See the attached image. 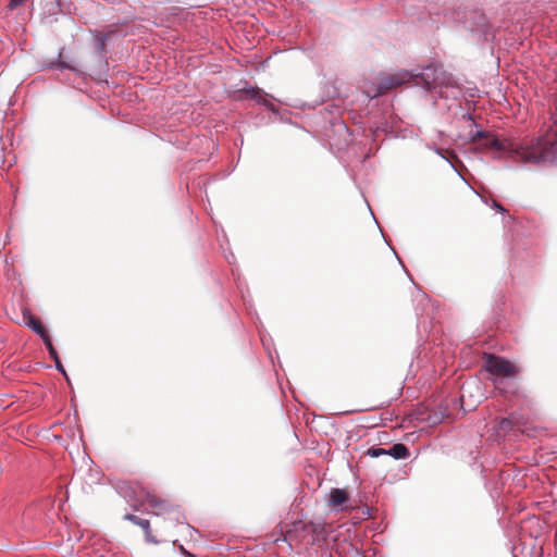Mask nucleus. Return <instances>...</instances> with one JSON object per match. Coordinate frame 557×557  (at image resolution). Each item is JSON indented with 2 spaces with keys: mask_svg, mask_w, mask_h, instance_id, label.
I'll return each mask as SVG.
<instances>
[{
  "mask_svg": "<svg viewBox=\"0 0 557 557\" xmlns=\"http://www.w3.org/2000/svg\"><path fill=\"white\" fill-rule=\"evenodd\" d=\"M420 78L423 82L426 91H435L440 96H444L443 88L453 87L450 78H447L442 71L433 66H426L420 74Z\"/></svg>",
  "mask_w": 557,
  "mask_h": 557,
  "instance_id": "39448f33",
  "label": "nucleus"
},
{
  "mask_svg": "<svg viewBox=\"0 0 557 557\" xmlns=\"http://www.w3.org/2000/svg\"><path fill=\"white\" fill-rule=\"evenodd\" d=\"M55 69H69V70H73V67L71 65H69L67 63L65 62H58L57 64L53 65Z\"/></svg>",
  "mask_w": 557,
  "mask_h": 557,
  "instance_id": "aec40b11",
  "label": "nucleus"
},
{
  "mask_svg": "<svg viewBox=\"0 0 557 557\" xmlns=\"http://www.w3.org/2000/svg\"><path fill=\"white\" fill-rule=\"evenodd\" d=\"M387 455L396 460H400L409 456V449L406 445L398 443L387 449Z\"/></svg>",
  "mask_w": 557,
  "mask_h": 557,
  "instance_id": "1a4fd4ad",
  "label": "nucleus"
},
{
  "mask_svg": "<svg viewBox=\"0 0 557 557\" xmlns=\"http://www.w3.org/2000/svg\"><path fill=\"white\" fill-rule=\"evenodd\" d=\"M487 134H488L487 132H484L482 129H476L475 132H471L470 133V141L476 143L478 140H484Z\"/></svg>",
  "mask_w": 557,
  "mask_h": 557,
  "instance_id": "2eb2a0df",
  "label": "nucleus"
},
{
  "mask_svg": "<svg viewBox=\"0 0 557 557\" xmlns=\"http://www.w3.org/2000/svg\"><path fill=\"white\" fill-rule=\"evenodd\" d=\"M42 342L45 343V345H46V347H47V349H48V351H49L50 357H51L53 360H54V359H57V358H59L58 352H57V350H55V348H54V346H53V344H52L51 337L44 338V341H42Z\"/></svg>",
  "mask_w": 557,
  "mask_h": 557,
  "instance_id": "dca6fc26",
  "label": "nucleus"
},
{
  "mask_svg": "<svg viewBox=\"0 0 557 557\" xmlns=\"http://www.w3.org/2000/svg\"><path fill=\"white\" fill-rule=\"evenodd\" d=\"M249 92L251 94V98L255 99L258 103L263 104L269 110L275 112L274 104L271 101H269L267 97L261 94L260 90L250 89Z\"/></svg>",
  "mask_w": 557,
  "mask_h": 557,
  "instance_id": "9d476101",
  "label": "nucleus"
},
{
  "mask_svg": "<svg viewBox=\"0 0 557 557\" xmlns=\"http://www.w3.org/2000/svg\"><path fill=\"white\" fill-rule=\"evenodd\" d=\"M23 2H24V0H10V3H9L8 8L10 10H14L18 5H21Z\"/></svg>",
  "mask_w": 557,
  "mask_h": 557,
  "instance_id": "6ab92c4d",
  "label": "nucleus"
},
{
  "mask_svg": "<svg viewBox=\"0 0 557 557\" xmlns=\"http://www.w3.org/2000/svg\"><path fill=\"white\" fill-rule=\"evenodd\" d=\"M24 318L26 320V325L33 332H35L37 335H39L42 341H44V338L50 337V335L48 334L47 330L45 329V326L41 324V322L37 318H35L29 312H26L24 314Z\"/></svg>",
  "mask_w": 557,
  "mask_h": 557,
  "instance_id": "6e6552de",
  "label": "nucleus"
},
{
  "mask_svg": "<svg viewBox=\"0 0 557 557\" xmlns=\"http://www.w3.org/2000/svg\"><path fill=\"white\" fill-rule=\"evenodd\" d=\"M54 364H55V369H57L58 371H60V372L64 375V377L66 379L67 383H70V379H69V376H67V373H66V371H65V369H64V367H63V364L61 363V361H60V359H59V358L54 359Z\"/></svg>",
  "mask_w": 557,
  "mask_h": 557,
  "instance_id": "f3484780",
  "label": "nucleus"
},
{
  "mask_svg": "<svg viewBox=\"0 0 557 557\" xmlns=\"http://www.w3.org/2000/svg\"><path fill=\"white\" fill-rule=\"evenodd\" d=\"M412 78V74L408 71H397L392 74L383 75L379 77L377 79V86L373 89H367L364 90V94L370 98H376L386 91L400 86L405 83L410 82Z\"/></svg>",
  "mask_w": 557,
  "mask_h": 557,
  "instance_id": "7ed1b4c3",
  "label": "nucleus"
},
{
  "mask_svg": "<svg viewBox=\"0 0 557 557\" xmlns=\"http://www.w3.org/2000/svg\"><path fill=\"white\" fill-rule=\"evenodd\" d=\"M124 519L139 525L141 529H148V524H150L149 520L139 518L133 513H126Z\"/></svg>",
  "mask_w": 557,
  "mask_h": 557,
  "instance_id": "f8f14e48",
  "label": "nucleus"
},
{
  "mask_svg": "<svg viewBox=\"0 0 557 557\" xmlns=\"http://www.w3.org/2000/svg\"><path fill=\"white\" fill-rule=\"evenodd\" d=\"M465 28L471 32H480L484 36L490 35L487 18L479 10L463 12V20L460 21Z\"/></svg>",
  "mask_w": 557,
  "mask_h": 557,
  "instance_id": "423d86ee",
  "label": "nucleus"
},
{
  "mask_svg": "<svg viewBox=\"0 0 557 557\" xmlns=\"http://www.w3.org/2000/svg\"><path fill=\"white\" fill-rule=\"evenodd\" d=\"M429 149L433 150L436 154H438L441 158H443L447 163H449V165L458 173V175L462 177V175L458 172V170L456 169V166L454 165V163L451 162V160L446 157L443 152V149L438 148V147H430L429 146Z\"/></svg>",
  "mask_w": 557,
  "mask_h": 557,
  "instance_id": "4468645a",
  "label": "nucleus"
},
{
  "mask_svg": "<svg viewBox=\"0 0 557 557\" xmlns=\"http://www.w3.org/2000/svg\"><path fill=\"white\" fill-rule=\"evenodd\" d=\"M145 532V537L147 542L157 544L158 541L151 535L150 524H148V529H143Z\"/></svg>",
  "mask_w": 557,
  "mask_h": 557,
  "instance_id": "a211bd4d",
  "label": "nucleus"
},
{
  "mask_svg": "<svg viewBox=\"0 0 557 557\" xmlns=\"http://www.w3.org/2000/svg\"><path fill=\"white\" fill-rule=\"evenodd\" d=\"M493 207L500 212H505V209L503 208V206L500 203H498L497 201H493Z\"/></svg>",
  "mask_w": 557,
  "mask_h": 557,
  "instance_id": "412c9836",
  "label": "nucleus"
},
{
  "mask_svg": "<svg viewBox=\"0 0 557 557\" xmlns=\"http://www.w3.org/2000/svg\"><path fill=\"white\" fill-rule=\"evenodd\" d=\"M349 494L344 488H332L329 494L327 505L334 510H343L344 505L348 502Z\"/></svg>",
  "mask_w": 557,
  "mask_h": 557,
  "instance_id": "0eeeda50",
  "label": "nucleus"
},
{
  "mask_svg": "<svg viewBox=\"0 0 557 557\" xmlns=\"http://www.w3.org/2000/svg\"><path fill=\"white\" fill-rule=\"evenodd\" d=\"M367 455L372 458H379L381 456L387 455V449L377 446H372L367 450Z\"/></svg>",
  "mask_w": 557,
  "mask_h": 557,
  "instance_id": "ddd939ff",
  "label": "nucleus"
},
{
  "mask_svg": "<svg viewBox=\"0 0 557 557\" xmlns=\"http://www.w3.org/2000/svg\"><path fill=\"white\" fill-rule=\"evenodd\" d=\"M507 424H509V421L507 419H504L503 422H502V425L505 426Z\"/></svg>",
  "mask_w": 557,
  "mask_h": 557,
  "instance_id": "4be33fe9",
  "label": "nucleus"
},
{
  "mask_svg": "<svg viewBox=\"0 0 557 557\" xmlns=\"http://www.w3.org/2000/svg\"><path fill=\"white\" fill-rule=\"evenodd\" d=\"M181 549L184 554H186L187 552L184 549V546H181Z\"/></svg>",
  "mask_w": 557,
  "mask_h": 557,
  "instance_id": "5701e85b",
  "label": "nucleus"
},
{
  "mask_svg": "<svg viewBox=\"0 0 557 557\" xmlns=\"http://www.w3.org/2000/svg\"><path fill=\"white\" fill-rule=\"evenodd\" d=\"M485 369L487 372L495 376L494 385L497 388L500 387L503 379L511 377L518 373V368L513 363L503 357L494 355L486 356Z\"/></svg>",
  "mask_w": 557,
  "mask_h": 557,
  "instance_id": "f03ea898",
  "label": "nucleus"
},
{
  "mask_svg": "<svg viewBox=\"0 0 557 557\" xmlns=\"http://www.w3.org/2000/svg\"><path fill=\"white\" fill-rule=\"evenodd\" d=\"M472 386H475L478 391H480V383L478 380L466 382L461 386V395L460 398L462 401H465L466 397H472L471 388Z\"/></svg>",
  "mask_w": 557,
  "mask_h": 557,
  "instance_id": "9b49d317",
  "label": "nucleus"
},
{
  "mask_svg": "<svg viewBox=\"0 0 557 557\" xmlns=\"http://www.w3.org/2000/svg\"><path fill=\"white\" fill-rule=\"evenodd\" d=\"M482 147L516 163H557V134L554 133H547L536 138H499L488 133Z\"/></svg>",
  "mask_w": 557,
  "mask_h": 557,
  "instance_id": "f257e3e1",
  "label": "nucleus"
},
{
  "mask_svg": "<svg viewBox=\"0 0 557 557\" xmlns=\"http://www.w3.org/2000/svg\"><path fill=\"white\" fill-rule=\"evenodd\" d=\"M117 488L119 493L123 495L124 498H127L131 502L139 503L140 505H147L153 510V513L157 516L168 511L171 507L165 500L159 499L156 495L151 494L150 492L143 490V497H137L134 495L132 488L126 484L119 486Z\"/></svg>",
  "mask_w": 557,
  "mask_h": 557,
  "instance_id": "20e7f679",
  "label": "nucleus"
}]
</instances>
